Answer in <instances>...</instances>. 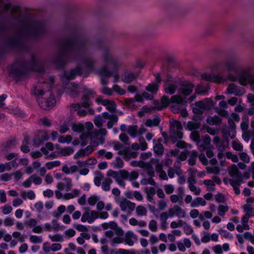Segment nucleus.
<instances>
[{
  "label": "nucleus",
  "instance_id": "f257e3e1",
  "mask_svg": "<svg viewBox=\"0 0 254 254\" xmlns=\"http://www.w3.org/2000/svg\"><path fill=\"white\" fill-rule=\"evenodd\" d=\"M54 83L53 79L50 82L38 81L33 85L31 89L32 93L38 97V102L40 107L44 109L53 107L56 103L54 96L50 91Z\"/></svg>",
  "mask_w": 254,
  "mask_h": 254
},
{
  "label": "nucleus",
  "instance_id": "f03ea898",
  "mask_svg": "<svg viewBox=\"0 0 254 254\" xmlns=\"http://www.w3.org/2000/svg\"><path fill=\"white\" fill-rule=\"evenodd\" d=\"M83 67L82 69L78 66L75 69L64 72L62 76L63 83L64 79L69 80L74 79L77 75H81L83 70L89 71L91 70L93 68V62L89 59L84 60L83 62Z\"/></svg>",
  "mask_w": 254,
  "mask_h": 254
},
{
  "label": "nucleus",
  "instance_id": "7ed1b4c3",
  "mask_svg": "<svg viewBox=\"0 0 254 254\" xmlns=\"http://www.w3.org/2000/svg\"><path fill=\"white\" fill-rule=\"evenodd\" d=\"M82 89V97L81 100L82 102L81 105L78 103L72 104L70 106V108L73 111H76L79 109L81 106L85 108H87L90 106L91 102L89 101V99L93 98L95 95V93L93 90L88 89L85 86L83 87Z\"/></svg>",
  "mask_w": 254,
  "mask_h": 254
},
{
  "label": "nucleus",
  "instance_id": "20e7f679",
  "mask_svg": "<svg viewBox=\"0 0 254 254\" xmlns=\"http://www.w3.org/2000/svg\"><path fill=\"white\" fill-rule=\"evenodd\" d=\"M24 66L19 62H14L8 69L9 75L17 80L25 78L26 74L23 72Z\"/></svg>",
  "mask_w": 254,
  "mask_h": 254
},
{
  "label": "nucleus",
  "instance_id": "39448f33",
  "mask_svg": "<svg viewBox=\"0 0 254 254\" xmlns=\"http://www.w3.org/2000/svg\"><path fill=\"white\" fill-rule=\"evenodd\" d=\"M182 129L183 127L180 122L176 120L170 121V130L172 138L181 139L183 136Z\"/></svg>",
  "mask_w": 254,
  "mask_h": 254
},
{
  "label": "nucleus",
  "instance_id": "423d86ee",
  "mask_svg": "<svg viewBox=\"0 0 254 254\" xmlns=\"http://www.w3.org/2000/svg\"><path fill=\"white\" fill-rule=\"evenodd\" d=\"M99 75L101 77V83L103 84H106L108 83L109 78L112 76L114 78V82H116L119 81V75L117 70H114L110 72L107 69V67H103L99 72Z\"/></svg>",
  "mask_w": 254,
  "mask_h": 254
},
{
  "label": "nucleus",
  "instance_id": "0eeeda50",
  "mask_svg": "<svg viewBox=\"0 0 254 254\" xmlns=\"http://www.w3.org/2000/svg\"><path fill=\"white\" fill-rule=\"evenodd\" d=\"M118 204L122 211L130 215L134 211L136 204L127 198H123L118 202Z\"/></svg>",
  "mask_w": 254,
  "mask_h": 254
},
{
  "label": "nucleus",
  "instance_id": "6e6552de",
  "mask_svg": "<svg viewBox=\"0 0 254 254\" xmlns=\"http://www.w3.org/2000/svg\"><path fill=\"white\" fill-rule=\"evenodd\" d=\"M179 83L177 81L173 80V78L168 76L165 82L164 91L168 94L172 95L174 94L178 88Z\"/></svg>",
  "mask_w": 254,
  "mask_h": 254
},
{
  "label": "nucleus",
  "instance_id": "1a4fd4ad",
  "mask_svg": "<svg viewBox=\"0 0 254 254\" xmlns=\"http://www.w3.org/2000/svg\"><path fill=\"white\" fill-rule=\"evenodd\" d=\"M49 136L47 131L40 130L36 135L33 139V143L34 146L38 147L42 144L45 141L48 140Z\"/></svg>",
  "mask_w": 254,
  "mask_h": 254
},
{
  "label": "nucleus",
  "instance_id": "9d476101",
  "mask_svg": "<svg viewBox=\"0 0 254 254\" xmlns=\"http://www.w3.org/2000/svg\"><path fill=\"white\" fill-rule=\"evenodd\" d=\"M98 218L97 211L93 210H87L83 212L81 216V221L85 223L87 222L89 224H91Z\"/></svg>",
  "mask_w": 254,
  "mask_h": 254
},
{
  "label": "nucleus",
  "instance_id": "9b49d317",
  "mask_svg": "<svg viewBox=\"0 0 254 254\" xmlns=\"http://www.w3.org/2000/svg\"><path fill=\"white\" fill-rule=\"evenodd\" d=\"M168 213L171 218L176 216L179 218H185L186 216L185 210L178 205H175L172 208H169Z\"/></svg>",
  "mask_w": 254,
  "mask_h": 254
},
{
  "label": "nucleus",
  "instance_id": "f8f14e48",
  "mask_svg": "<svg viewBox=\"0 0 254 254\" xmlns=\"http://www.w3.org/2000/svg\"><path fill=\"white\" fill-rule=\"evenodd\" d=\"M146 131V129L143 126L138 127L137 126L132 125L128 127L127 128V133L132 138L139 136Z\"/></svg>",
  "mask_w": 254,
  "mask_h": 254
},
{
  "label": "nucleus",
  "instance_id": "ddd939ff",
  "mask_svg": "<svg viewBox=\"0 0 254 254\" xmlns=\"http://www.w3.org/2000/svg\"><path fill=\"white\" fill-rule=\"evenodd\" d=\"M202 78L207 81H210L215 83H220L226 81V79L219 74H215L212 71L210 74H203Z\"/></svg>",
  "mask_w": 254,
  "mask_h": 254
},
{
  "label": "nucleus",
  "instance_id": "4468645a",
  "mask_svg": "<svg viewBox=\"0 0 254 254\" xmlns=\"http://www.w3.org/2000/svg\"><path fill=\"white\" fill-rule=\"evenodd\" d=\"M238 80L241 85L245 86L249 83L254 89V75L244 72L240 75Z\"/></svg>",
  "mask_w": 254,
  "mask_h": 254
},
{
  "label": "nucleus",
  "instance_id": "2eb2a0df",
  "mask_svg": "<svg viewBox=\"0 0 254 254\" xmlns=\"http://www.w3.org/2000/svg\"><path fill=\"white\" fill-rule=\"evenodd\" d=\"M98 104L105 106L107 110L110 112H114L117 107L115 102L112 100L103 99L101 97H98L96 99Z\"/></svg>",
  "mask_w": 254,
  "mask_h": 254
},
{
  "label": "nucleus",
  "instance_id": "dca6fc26",
  "mask_svg": "<svg viewBox=\"0 0 254 254\" xmlns=\"http://www.w3.org/2000/svg\"><path fill=\"white\" fill-rule=\"evenodd\" d=\"M223 67H226L229 71H233L235 69V64L232 61H227L224 63H219L214 66L212 70H221Z\"/></svg>",
  "mask_w": 254,
  "mask_h": 254
},
{
  "label": "nucleus",
  "instance_id": "f3484780",
  "mask_svg": "<svg viewBox=\"0 0 254 254\" xmlns=\"http://www.w3.org/2000/svg\"><path fill=\"white\" fill-rule=\"evenodd\" d=\"M63 182H59L57 184V188L60 190L67 191L70 190L72 187V180L69 178H64L63 179Z\"/></svg>",
  "mask_w": 254,
  "mask_h": 254
},
{
  "label": "nucleus",
  "instance_id": "a211bd4d",
  "mask_svg": "<svg viewBox=\"0 0 254 254\" xmlns=\"http://www.w3.org/2000/svg\"><path fill=\"white\" fill-rule=\"evenodd\" d=\"M107 175L114 178L118 184L120 186L123 187H125V183L123 181L124 179L122 177L121 171L118 172L113 170H110L108 172Z\"/></svg>",
  "mask_w": 254,
  "mask_h": 254
},
{
  "label": "nucleus",
  "instance_id": "6ab92c4d",
  "mask_svg": "<svg viewBox=\"0 0 254 254\" xmlns=\"http://www.w3.org/2000/svg\"><path fill=\"white\" fill-rule=\"evenodd\" d=\"M65 90L66 93L72 98L77 97L79 93L78 86L73 82L68 83Z\"/></svg>",
  "mask_w": 254,
  "mask_h": 254
},
{
  "label": "nucleus",
  "instance_id": "aec40b11",
  "mask_svg": "<svg viewBox=\"0 0 254 254\" xmlns=\"http://www.w3.org/2000/svg\"><path fill=\"white\" fill-rule=\"evenodd\" d=\"M227 91L228 94H233L236 96H241L244 94L245 89L243 87L238 86L234 83H231L228 86Z\"/></svg>",
  "mask_w": 254,
  "mask_h": 254
},
{
  "label": "nucleus",
  "instance_id": "412c9836",
  "mask_svg": "<svg viewBox=\"0 0 254 254\" xmlns=\"http://www.w3.org/2000/svg\"><path fill=\"white\" fill-rule=\"evenodd\" d=\"M103 116L104 117L105 119L109 120L107 125L108 128H112L113 126L118 121V117L116 114L110 115L108 112H104L103 113Z\"/></svg>",
  "mask_w": 254,
  "mask_h": 254
},
{
  "label": "nucleus",
  "instance_id": "4be33fe9",
  "mask_svg": "<svg viewBox=\"0 0 254 254\" xmlns=\"http://www.w3.org/2000/svg\"><path fill=\"white\" fill-rule=\"evenodd\" d=\"M138 152L131 150L128 147H126L124 151H120V155L123 156L124 159L128 161L132 158H135L137 157Z\"/></svg>",
  "mask_w": 254,
  "mask_h": 254
},
{
  "label": "nucleus",
  "instance_id": "5701e85b",
  "mask_svg": "<svg viewBox=\"0 0 254 254\" xmlns=\"http://www.w3.org/2000/svg\"><path fill=\"white\" fill-rule=\"evenodd\" d=\"M213 142L217 149L220 151H224L228 146V142L225 140H221L218 136H215Z\"/></svg>",
  "mask_w": 254,
  "mask_h": 254
},
{
  "label": "nucleus",
  "instance_id": "b1692460",
  "mask_svg": "<svg viewBox=\"0 0 254 254\" xmlns=\"http://www.w3.org/2000/svg\"><path fill=\"white\" fill-rule=\"evenodd\" d=\"M196 107L202 110H209L213 106V102L210 99L207 98L204 100L196 102L195 103Z\"/></svg>",
  "mask_w": 254,
  "mask_h": 254
},
{
  "label": "nucleus",
  "instance_id": "393cba45",
  "mask_svg": "<svg viewBox=\"0 0 254 254\" xmlns=\"http://www.w3.org/2000/svg\"><path fill=\"white\" fill-rule=\"evenodd\" d=\"M122 177L124 180H128L129 181H134L138 177V173L137 172L133 171L129 172L126 170H121Z\"/></svg>",
  "mask_w": 254,
  "mask_h": 254
},
{
  "label": "nucleus",
  "instance_id": "a878e982",
  "mask_svg": "<svg viewBox=\"0 0 254 254\" xmlns=\"http://www.w3.org/2000/svg\"><path fill=\"white\" fill-rule=\"evenodd\" d=\"M194 86L190 83H184L182 85L180 93L185 96H189L192 92Z\"/></svg>",
  "mask_w": 254,
  "mask_h": 254
},
{
  "label": "nucleus",
  "instance_id": "bb28decb",
  "mask_svg": "<svg viewBox=\"0 0 254 254\" xmlns=\"http://www.w3.org/2000/svg\"><path fill=\"white\" fill-rule=\"evenodd\" d=\"M124 240L127 244L132 246L137 241V237L132 232L129 231L126 233Z\"/></svg>",
  "mask_w": 254,
  "mask_h": 254
},
{
  "label": "nucleus",
  "instance_id": "cd10ccee",
  "mask_svg": "<svg viewBox=\"0 0 254 254\" xmlns=\"http://www.w3.org/2000/svg\"><path fill=\"white\" fill-rule=\"evenodd\" d=\"M171 101L172 103L177 104L178 106V108L179 107V105H186L188 101L186 100V98H183L180 95H173L171 97Z\"/></svg>",
  "mask_w": 254,
  "mask_h": 254
},
{
  "label": "nucleus",
  "instance_id": "c85d7f7f",
  "mask_svg": "<svg viewBox=\"0 0 254 254\" xmlns=\"http://www.w3.org/2000/svg\"><path fill=\"white\" fill-rule=\"evenodd\" d=\"M234 179L224 178L223 182L225 184H230L233 188L239 187L242 183V177H233Z\"/></svg>",
  "mask_w": 254,
  "mask_h": 254
},
{
  "label": "nucleus",
  "instance_id": "c756f323",
  "mask_svg": "<svg viewBox=\"0 0 254 254\" xmlns=\"http://www.w3.org/2000/svg\"><path fill=\"white\" fill-rule=\"evenodd\" d=\"M104 61L106 66L110 67H117L118 64L116 60H115L112 56L110 55H106L104 57Z\"/></svg>",
  "mask_w": 254,
  "mask_h": 254
},
{
  "label": "nucleus",
  "instance_id": "7c9ffc66",
  "mask_svg": "<svg viewBox=\"0 0 254 254\" xmlns=\"http://www.w3.org/2000/svg\"><path fill=\"white\" fill-rule=\"evenodd\" d=\"M211 140L210 137L208 135H205L203 138L202 143L199 145L200 150L203 151L205 149L212 147L210 145Z\"/></svg>",
  "mask_w": 254,
  "mask_h": 254
},
{
  "label": "nucleus",
  "instance_id": "2f4dec72",
  "mask_svg": "<svg viewBox=\"0 0 254 254\" xmlns=\"http://www.w3.org/2000/svg\"><path fill=\"white\" fill-rule=\"evenodd\" d=\"M124 232L122 229H120L118 232V235L114 237L111 241V245L113 247H115L118 244H121L124 242V238L123 236Z\"/></svg>",
  "mask_w": 254,
  "mask_h": 254
},
{
  "label": "nucleus",
  "instance_id": "473e14b6",
  "mask_svg": "<svg viewBox=\"0 0 254 254\" xmlns=\"http://www.w3.org/2000/svg\"><path fill=\"white\" fill-rule=\"evenodd\" d=\"M79 42L75 39H71L66 40L64 44V49L66 50H69L75 47L78 46Z\"/></svg>",
  "mask_w": 254,
  "mask_h": 254
},
{
  "label": "nucleus",
  "instance_id": "72a5a7b5",
  "mask_svg": "<svg viewBox=\"0 0 254 254\" xmlns=\"http://www.w3.org/2000/svg\"><path fill=\"white\" fill-rule=\"evenodd\" d=\"M80 191L77 189H73L70 192H66L64 194L63 199L68 200L74 198L79 195Z\"/></svg>",
  "mask_w": 254,
  "mask_h": 254
},
{
  "label": "nucleus",
  "instance_id": "f704fd0d",
  "mask_svg": "<svg viewBox=\"0 0 254 254\" xmlns=\"http://www.w3.org/2000/svg\"><path fill=\"white\" fill-rule=\"evenodd\" d=\"M20 195L24 200H26L27 198L30 200H34L36 198V195L35 192L32 190H29L26 191L23 190L21 191Z\"/></svg>",
  "mask_w": 254,
  "mask_h": 254
},
{
  "label": "nucleus",
  "instance_id": "c9c22d12",
  "mask_svg": "<svg viewBox=\"0 0 254 254\" xmlns=\"http://www.w3.org/2000/svg\"><path fill=\"white\" fill-rule=\"evenodd\" d=\"M206 205V201L201 197H196L190 203L191 207H197L199 205L205 206Z\"/></svg>",
  "mask_w": 254,
  "mask_h": 254
},
{
  "label": "nucleus",
  "instance_id": "e433bc0d",
  "mask_svg": "<svg viewBox=\"0 0 254 254\" xmlns=\"http://www.w3.org/2000/svg\"><path fill=\"white\" fill-rule=\"evenodd\" d=\"M95 135L96 136L98 137L99 135L101 136L99 138V142L101 144H103L105 142V139L103 136H105L107 131L105 128H101L98 130L95 131Z\"/></svg>",
  "mask_w": 254,
  "mask_h": 254
},
{
  "label": "nucleus",
  "instance_id": "4c0bfd02",
  "mask_svg": "<svg viewBox=\"0 0 254 254\" xmlns=\"http://www.w3.org/2000/svg\"><path fill=\"white\" fill-rule=\"evenodd\" d=\"M97 155L99 157H105L107 159H111L113 157V153L110 151H106L105 149H100L97 152Z\"/></svg>",
  "mask_w": 254,
  "mask_h": 254
},
{
  "label": "nucleus",
  "instance_id": "58836bf2",
  "mask_svg": "<svg viewBox=\"0 0 254 254\" xmlns=\"http://www.w3.org/2000/svg\"><path fill=\"white\" fill-rule=\"evenodd\" d=\"M136 76L131 72H126L122 76V80L126 83H129L135 79Z\"/></svg>",
  "mask_w": 254,
  "mask_h": 254
},
{
  "label": "nucleus",
  "instance_id": "ea45409f",
  "mask_svg": "<svg viewBox=\"0 0 254 254\" xmlns=\"http://www.w3.org/2000/svg\"><path fill=\"white\" fill-rule=\"evenodd\" d=\"M113 181L110 178H104L101 185L102 189L103 190L107 191L110 190V186Z\"/></svg>",
  "mask_w": 254,
  "mask_h": 254
},
{
  "label": "nucleus",
  "instance_id": "a19ab883",
  "mask_svg": "<svg viewBox=\"0 0 254 254\" xmlns=\"http://www.w3.org/2000/svg\"><path fill=\"white\" fill-rule=\"evenodd\" d=\"M164 146L160 143L156 144L153 147V151L154 153L158 156H162L164 153Z\"/></svg>",
  "mask_w": 254,
  "mask_h": 254
},
{
  "label": "nucleus",
  "instance_id": "79ce46f5",
  "mask_svg": "<svg viewBox=\"0 0 254 254\" xmlns=\"http://www.w3.org/2000/svg\"><path fill=\"white\" fill-rule=\"evenodd\" d=\"M203 183L205 186L207 191H213L215 190V184L212 180L206 179L203 181Z\"/></svg>",
  "mask_w": 254,
  "mask_h": 254
},
{
  "label": "nucleus",
  "instance_id": "37998d69",
  "mask_svg": "<svg viewBox=\"0 0 254 254\" xmlns=\"http://www.w3.org/2000/svg\"><path fill=\"white\" fill-rule=\"evenodd\" d=\"M188 156H189V159L188 160L189 164L191 166L194 165L195 164V162L197 158V152L195 150L190 151Z\"/></svg>",
  "mask_w": 254,
  "mask_h": 254
},
{
  "label": "nucleus",
  "instance_id": "c03bdc74",
  "mask_svg": "<svg viewBox=\"0 0 254 254\" xmlns=\"http://www.w3.org/2000/svg\"><path fill=\"white\" fill-rule=\"evenodd\" d=\"M229 173L232 177H241L238 168L235 165H232L229 168Z\"/></svg>",
  "mask_w": 254,
  "mask_h": 254
},
{
  "label": "nucleus",
  "instance_id": "a18cd8bd",
  "mask_svg": "<svg viewBox=\"0 0 254 254\" xmlns=\"http://www.w3.org/2000/svg\"><path fill=\"white\" fill-rule=\"evenodd\" d=\"M107 119H104V117L103 116V113L99 116L95 117L94 120V124L98 127H102L103 125L106 122Z\"/></svg>",
  "mask_w": 254,
  "mask_h": 254
},
{
  "label": "nucleus",
  "instance_id": "49530a36",
  "mask_svg": "<svg viewBox=\"0 0 254 254\" xmlns=\"http://www.w3.org/2000/svg\"><path fill=\"white\" fill-rule=\"evenodd\" d=\"M17 143V142L15 138L9 139L3 144V148L5 150H8L15 146Z\"/></svg>",
  "mask_w": 254,
  "mask_h": 254
},
{
  "label": "nucleus",
  "instance_id": "de8ad7c7",
  "mask_svg": "<svg viewBox=\"0 0 254 254\" xmlns=\"http://www.w3.org/2000/svg\"><path fill=\"white\" fill-rule=\"evenodd\" d=\"M161 107L159 108H156L157 110H161L163 108L167 107L170 104L172 103L171 101V98H169L168 96H163L161 99Z\"/></svg>",
  "mask_w": 254,
  "mask_h": 254
},
{
  "label": "nucleus",
  "instance_id": "09e8293b",
  "mask_svg": "<svg viewBox=\"0 0 254 254\" xmlns=\"http://www.w3.org/2000/svg\"><path fill=\"white\" fill-rule=\"evenodd\" d=\"M221 119L217 116L208 117L206 119L207 123L210 125H217L220 123Z\"/></svg>",
  "mask_w": 254,
  "mask_h": 254
},
{
  "label": "nucleus",
  "instance_id": "8fccbe9b",
  "mask_svg": "<svg viewBox=\"0 0 254 254\" xmlns=\"http://www.w3.org/2000/svg\"><path fill=\"white\" fill-rule=\"evenodd\" d=\"M135 209L137 216H146L147 215V210L146 208L143 205H139L137 207L135 206Z\"/></svg>",
  "mask_w": 254,
  "mask_h": 254
},
{
  "label": "nucleus",
  "instance_id": "3c124183",
  "mask_svg": "<svg viewBox=\"0 0 254 254\" xmlns=\"http://www.w3.org/2000/svg\"><path fill=\"white\" fill-rule=\"evenodd\" d=\"M160 123V120L158 117H156L153 119H148L146 121L145 125L148 127L157 126Z\"/></svg>",
  "mask_w": 254,
  "mask_h": 254
},
{
  "label": "nucleus",
  "instance_id": "603ef678",
  "mask_svg": "<svg viewBox=\"0 0 254 254\" xmlns=\"http://www.w3.org/2000/svg\"><path fill=\"white\" fill-rule=\"evenodd\" d=\"M218 233L221 237H223L226 239L232 240L233 239V235L226 230L220 229L218 230Z\"/></svg>",
  "mask_w": 254,
  "mask_h": 254
},
{
  "label": "nucleus",
  "instance_id": "864d4df0",
  "mask_svg": "<svg viewBox=\"0 0 254 254\" xmlns=\"http://www.w3.org/2000/svg\"><path fill=\"white\" fill-rule=\"evenodd\" d=\"M90 238L89 234L87 233H81L80 236L76 239L77 242L80 245L83 244L85 240H88Z\"/></svg>",
  "mask_w": 254,
  "mask_h": 254
},
{
  "label": "nucleus",
  "instance_id": "5fc2aeb1",
  "mask_svg": "<svg viewBox=\"0 0 254 254\" xmlns=\"http://www.w3.org/2000/svg\"><path fill=\"white\" fill-rule=\"evenodd\" d=\"M229 209V207L227 205L220 204L217 208L218 214L221 217H224Z\"/></svg>",
  "mask_w": 254,
  "mask_h": 254
},
{
  "label": "nucleus",
  "instance_id": "6e6d98bb",
  "mask_svg": "<svg viewBox=\"0 0 254 254\" xmlns=\"http://www.w3.org/2000/svg\"><path fill=\"white\" fill-rule=\"evenodd\" d=\"M243 208L245 213L250 216H254V207H253L252 205L250 204H245Z\"/></svg>",
  "mask_w": 254,
  "mask_h": 254
},
{
  "label": "nucleus",
  "instance_id": "4d7b16f0",
  "mask_svg": "<svg viewBox=\"0 0 254 254\" xmlns=\"http://www.w3.org/2000/svg\"><path fill=\"white\" fill-rule=\"evenodd\" d=\"M172 110L174 113H180L181 116L183 117H186L189 115L186 109H183L181 110L178 108V106L172 107Z\"/></svg>",
  "mask_w": 254,
  "mask_h": 254
},
{
  "label": "nucleus",
  "instance_id": "13d9d810",
  "mask_svg": "<svg viewBox=\"0 0 254 254\" xmlns=\"http://www.w3.org/2000/svg\"><path fill=\"white\" fill-rule=\"evenodd\" d=\"M146 89L152 94H155L159 89V85L157 83H150L146 86Z\"/></svg>",
  "mask_w": 254,
  "mask_h": 254
},
{
  "label": "nucleus",
  "instance_id": "bf43d9fd",
  "mask_svg": "<svg viewBox=\"0 0 254 254\" xmlns=\"http://www.w3.org/2000/svg\"><path fill=\"white\" fill-rule=\"evenodd\" d=\"M66 207L64 205L59 206L57 211L53 212V216L56 218H59L61 216V214L65 212Z\"/></svg>",
  "mask_w": 254,
  "mask_h": 254
},
{
  "label": "nucleus",
  "instance_id": "052dcab7",
  "mask_svg": "<svg viewBox=\"0 0 254 254\" xmlns=\"http://www.w3.org/2000/svg\"><path fill=\"white\" fill-rule=\"evenodd\" d=\"M200 127V124L194 121H189L187 124V127L190 130H193L198 129Z\"/></svg>",
  "mask_w": 254,
  "mask_h": 254
},
{
  "label": "nucleus",
  "instance_id": "680f3d73",
  "mask_svg": "<svg viewBox=\"0 0 254 254\" xmlns=\"http://www.w3.org/2000/svg\"><path fill=\"white\" fill-rule=\"evenodd\" d=\"M102 227L104 229L111 228L116 229L118 227L117 223L114 221H110L108 223H104L102 224Z\"/></svg>",
  "mask_w": 254,
  "mask_h": 254
},
{
  "label": "nucleus",
  "instance_id": "e2e57ef3",
  "mask_svg": "<svg viewBox=\"0 0 254 254\" xmlns=\"http://www.w3.org/2000/svg\"><path fill=\"white\" fill-rule=\"evenodd\" d=\"M232 146L233 149L236 151H242L243 149V146L242 144L237 140H234L233 141Z\"/></svg>",
  "mask_w": 254,
  "mask_h": 254
},
{
  "label": "nucleus",
  "instance_id": "0e129e2a",
  "mask_svg": "<svg viewBox=\"0 0 254 254\" xmlns=\"http://www.w3.org/2000/svg\"><path fill=\"white\" fill-rule=\"evenodd\" d=\"M72 140V137L70 135L61 136L58 138V142L62 143H69Z\"/></svg>",
  "mask_w": 254,
  "mask_h": 254
},
{
  "label": "nucleus",
  "instance_id": "69168bd1",
  "mask_svg": "<svg viewBox=\"0 0 254 254\" xmlns=\"http://www.w3.org/2000/svg\"><path fill=\"white\" fill-rule=\"evenodd\" d=\"M12 162H6L5 163H0V173L5 171H10L11 170Z\"/></svg>",
  "mask_w": 254,
  "mask_h": 254
},
{
  "label": "nucleus",
  "instance_id": "338daca9",
  "mask_svg": "<svg viewBox=\"0 0 254 254\" xmlns=\"http://www.w3.org/2000/svg\"><path fill=\"white\" fill-rule=\"evenodd\" d=\"M113 147L114 150L118 151V154L120 155V151H124V149L126 148L119 141L114 142L113 143Z\"/></svg>",
  "mask_w": 254,
  "mask_h": 254
},
{
  "label": "nucleus",
  "instance_id": "774afa93",
  "mask_svg": "<svg viewBox=\"0 0 254 254\" xmlns=\"http://www.w3.org/2000/svg\"><path fill=\"white\" fill-rule=\"evenodd\" d=\"M73 149L70 147H66L62 148L60 150V153L63 156H67L71 154L73 152Z\"/></svg>",
  "mask_w": 254,
  "mask_h": 254
}]
</instances>
